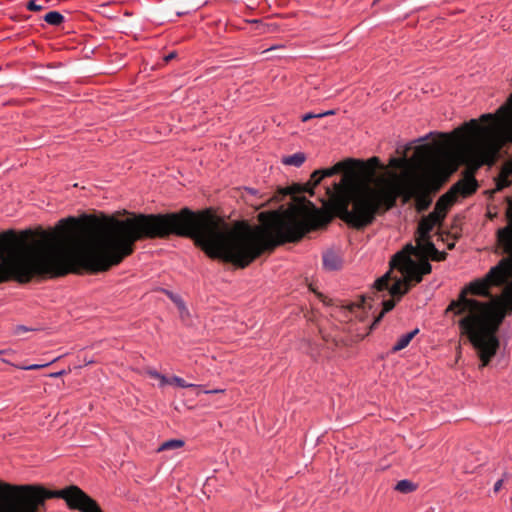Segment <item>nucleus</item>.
Masks as SVG:
<instances>
[{"label": "nucleus", "mask_w": 512, "mask_h": 512, "mask_svg": "<svg viewBox=\"0 0 512 512\" xmlns=\"http://www.w3.org/2000/svg\"><path fill=\"white\" fill-rule=\"evenodd\" d=\"M429 145L416 148L414 161L424 167L421 174L403 179L395 172L373 181L346 172L339 182L327 187L328 200L318 208L306 198L284 211L260 213V224L237 222L230 226L222 219V260L245 268L265 250L301 239L307 232L327 225L334 216L349 226L362 229L371 224L381 209H391L398 197L415 198L418 212L431 205L430 193L441 181L440 162Z\"/></svg>", "instance_id": "1"}, {"label": "nucleus", "mask_w": 512, "mask_h": 512, "mask_svg": "<svg viewBox=\"0 0 512 512\" xmlns=\"http://www.w3.org/2000/svg\"><path fill=\"white\" fill-rule=\"evenodd\" d=\"M511 276L512 258H503L483 277L465 285L446 309V313L461 316L460 333L476 350L481 367L488 365L497 353L500 345L497 331L505 318L500 297L492 295L491 288L506 284Z\"/></svg>", "instance_id": "2"}, {"label": "nucleus", "mask_w": 512, "mask_h": 512, "mask_svg": "<svg viewBox=\"0 0 512 512\" xmlns=\"http://www.w3.org/2000/svg\"><path fill=\"white\" fill-rule=\"evenodd\" d=\"M497 113V118L489 113L481 116L482 121L493 120L488 126L482 127L476 119H471L454 131L458 142L457 158L468 166V170L461 180L440 196L434 210L429 213L441 224L458 195L467 197L476 191L478 184L474 172L484 164L492 165L502 147L512 142V109L502 106Z\"/></svg>", "instance_id": "3"}, {"label": "nucleus", "mask_w": 512, "mask_h": 512, "mask_svg": "<svg viewBox=\"0 0 512 512\" xmlns=\"http://www.w3.org/2000/svg\"><path fill=\"white\" fill-rule=\"evenodd\" d=\"M412 255L418 258L417 244L416 246L407 244L403 250L397 252L390 264L392 268H396L401 272L402 278L395 279L393 283H390V272H387L375 281V289L378 292L388 290L391 296L400 298L409 290L411 283L421 282L423 275L431 272L432 266L427 259H422L419 262L413 260L411 258Z\"/></svg>", "instance_id": "4"}, {"label": "nucleus", "mask_w": 512, "mask_h": 512, "mask_svg": "<svg viewBox=\"0 0 512 512\" xmlns=\"http://www.w3.org/2000/svg\"><path fill=\"white\" fill-rule=\"evenodd\" d=\"M64 489L49 491L38 485H14L0 481V512H38L46 499H63Z\"/></svg>", "instance_id": "5"}, {"label": "nucleus", "mask_w": 512, "mask_h": 512, "mask_svg": "<svg viewBox=\"0 0 512 512\" xmlns=\"http://www.w3.org/2000/svg\"><path fill=\"white\" fill-rule=\"evenodd\" d=\"M506 218L508 224L497 230V241L503 251L512 257V202L509 203ZM500 303V307L505 312V316L507 315V311H512V289L510 287L504 289Z\"/></svg>", "instance_id": "6"}, {"label": "nucleus", "mask_w": 512, "mask_h": 512, "mask_svg": "<svg viewBox=\"0 0 512 512\" xmlns=\"http://www.w3.org/2000/svg\"><path fill=\"white\" fill-rule=\"evenodd\" d=\"M62 494L63 499L72 509H77L81 512H102L97 502L88 496L78 486L71 485L65 488Z\"/></svg>", "instance_id": "7"}, {"label": "nucleus", "mask_w": 512, "mask_h": 512, "mask_svg": "<svg viewBox=\"0 0 512 512\" xmlns=\"http://www.w3.org/2000/svg\"><path fill=\"white\" fill-rule=\"evenodd\" d=\"M323 179L320 170H315L311 176L310 180L307 183L300 184L295 183L287 188L286 194H298V193H309L313 195V189L321 182Z\"/></svg>", "instance_id": "8"}, {"label": "nucleus", "mask_w": 512, "mask_h": 512, "mask_svg": "<svg viewBox=\"0 0 512 512\" xmlns=\"http://www.w3.org/2000/svg\"><path fill=\"white\" fill-rule=\"evenodd\" d=\"M440 225L441 223L437 219L433 218L430 214H428L427 216H424L420 220L416 236H421L422 238L431 237V231L434 229L435 226Z\"/></svg>", "instance_id": "9"}, {"label": "nucleus", "mask_w": 512, "mask_h": 512, "mask_svg": "<svg viewBox=\"0 0 512 512\" xmlns=\"http://www.w3.org/2000/svg\"><path fill=\"white\" fill-rule=\"evenodd\" d=\"M416 244L418 245V258L419 261L422 259H429L432 251H434L435 245L431 241V237L416 236Z\"/></svg>", "instance_id": "10"}, {"label": "nucleus", "mask_w": 512, "mask_h": 512, "mask_svg": "<svg viewBox=\"0 0 512 512\" xmlns=\"http://www.w3.org/2000/svg\"><path fill=\"white\" fill-rule=\"evenodd\" d=\"M496 185L497 190H502L503 188L512 185V159L505 162L502 166Z\"/></svg>", "instance_id": "11"}, {"label": "nucleus", "mask_w": 512, "mask_h": 512, "mask_svg": "<svg viewBox=\"0 0 512 512\" xmlns=\"http://www.w3.org/2000/svg\"><path fill=\"white\" fill-rule=\"evenodd\" d=\"M323 266L328 271H335L341 268V257L333 251H327L323 255Z\"/></svg>", "instance_id": "12"}, {"label": "nucleus", "mask_w": 512, "mask_h": 512, "mask_svg": "<svg viewBox=\"0 0 512 512\" xmlns=\"http://www.w3.org/2000/svg\"><path fill=\"white\" fill-rule=\"evenodd\" d=\"M354 163L358 164V165H361V166L364 165L363 162H360V161L348 160V161H345V162H338L333 167L320 170V172H321V175H322L323 178L331 177L334 174H336V173L346 169L348 165H351V164H354Z\"/></svg>", "instance_id": "13"}, {"label": "nucleus", "mask_w": 512, "mask_h": 512, "mask_svg": "<svg viewBox=\"0 0 512 512\" xmlns=\"http://www.w3.org/2000/svg\"><path fill=\"white\" fill-rule=\"evenodd\" d=\"M418 332H419V329L416 328V329L400 336L399 339L397 340V342L393 345L392 352H398V351L406 348Z\"/></svg>", "instance_id": "14"}, {"label": "nucleus", "mask_w": 512, "mask_h": 512, "mask_svg": "<svg viewBox=\"0 0 512 512\" xmlns=\"http://www.w3.org/2000/svg\"><path fill=\"white\" fill-rule=\"evenodd\" d=\"M389 164H390V166H392L394 168L405 169V172L403 173V175H399L403 179H406L407 177L410 178V177H414L415 176V175H410L408 173V168L410 166V162H409V160H407L406 157L391 158L390 161H389Z\"/></svg>", "instance_id": "15"}, {"label": "nucleus", "mask_w": 512, "mask_h": 512, "mask_svg": "<svg viewBox=\"0 0 512 512\" xmlns=\"http://www.w3.org/2000/svg\"><path fill=\"white\" fill-rule=\"evenodd\" d=\"M306 160V156L302 152H297L292 155L286 156L282 159V163L285 165L300 167Z\"/></svg>", "instance_id": "16"}, {"label": "nucleus", "mask_w": 512, "mask_h": 512, "mask_svg": "<svg viewBox=\"0 0 512 512\" xmlns=\"http://www.w3.org/2000/svg\"><path fill=\"white\" fill-rule=\"evenodd\" d=\"M44 20L52 26H59L64 22V16L58 11H50L44 16Z\"/></svg>", "instance_id": "17"}, {"label": "nucleus", "mask_w": 512, "mask_h": 512, "mask_svg": "<svg viewBox=\"0 0 512 512\" xmlns=\"http://www.w3.org/2000/svg\"><path fill=\"white\" fill-rule=\"evenodd\" d=\"M396 302L395 300L393 299H388V300H384L382 302V305H383V309L381 311V313L376 317V319L374 320L372 326H375L377 323H379L382 319V317L389 311H391L394 306H395Z\"/></svg>", "instance_id": "18"}, {"label": "nucleus", "mask_w": 512, "mask_h": 512, "mask_svg": "<svg viewBox=\"0 0 512 512\" xmlns=\"http://www.w3.org/2000/svg\"><path fill=\"white\" fill-rule=\"evenodd\" d=\"M395 489L401 493H410L416 489V485L413 482L404 479L400 480L396 484Z\"/></svg>", "instance_id": "19"}, {"label": "nucleus", "mask_w": 512, "mask_h": 512, "mask_svg": "<svg viewBox=\"0 0 512 512\" xmlns=\"http://www.w3.org/2000/svg\"><path fill=\"white\" fill-rule=\"evenodd\" d=\"M183 445L184 442L182 440L171 439L162 443L161 446L158 448V451L176 449L182 447Z\"/></svg>", "instance_id": "20"}, {"label": "nucleus", "mask_w": 512, "mask_h": 512, "mask_svg": "<svg viewBox=\"0 0 512 512\" xmlns=\"http://www.w3.org/2000/svg\"><path fill=\"white\" fill-rule=\"evenodd\" d=\"M164 292L177 305L180 311H184L186 309L185 303L179 295L174 294L168 290H164Z\"/></svg>", "instance_id": "21"}, {"label": "nucleus", "mask_w": 512, "mask_h": 512, "mask_svg": "<svg viewBox=\"0 0 512 512\" xmlns=\"http://www.w3.org/2000/svg\"><path fill=\"white\" fill-rule=\"evenodd\" d=\"M251 23L255 25V32L258 34H265L270 31V26L259 20H252Z\"/></svg>", "instance_id": "22"}, {"label": "nucleus", "mask_w": 512, "mask_h": 512, "mask_svg": "<svg viewBox=\"0 0 512 512\" xmlns=\"http://www.w3.org/2000/svg\"><path fill=\"white\" fill-rule=\"evenodd\" d=\"M171 382H172V383H175L177 386L182 387V388H191V387H196V385H195V384L187 383L183 378L178 377V376H174V377L171 379Z\"/></svg>", "instance_id": "23"}, {"label": "nucleus", "mask_w": 512, "mask_h": 512, "mask_svg": "<svg viewBox=\"0 0 512 512\" xmlns=\"http://www.w3.org/2000/svg\"><path fill=\"white\" fill-rule=\"evenodd\" d=\"M148 375L152 378L159 379L161 381V385H166L170 382L166 376L160 374L156 370L148 371Z\"/></svg>", "instance_id": "24"}, {"label": "nucleus", "mask_w": 512, "mask_h": 512, "mask_svg": "<svg viewBox=\"0 0 512 512\" xmlns=\"http://www.w3.org/2000/svg\"><path fill=\"white\" fill-rule=\"evenodd\" d=\"M447 254L444 251H439L437 248H434V251H432L429 258H431L433 261H442L446 258Z\"/></svg>", "instance_id": "25"}, {"label": "nucleus", "mask_w": 512, "mask_h": 512, "mask_svg": "<svg viewBox=\"0 0 512 512\" xmlns=\"http://www.w3.org/2000/svg\"><path fill=\"white\" fill-rule=\"evenodd\" d=\"M46 6L43 4H38L36 0H29L27 2V9L30 11H40L45 9Z\"/></svg>", "instance_id": "26"}, {"label": "nucleus", "mask_w": 512, "mask_h": 512, "mask_svg": "<svg viewBox=\"0 0 512 512\" xmlns=\"http://www.w3.org/2000/svg\"><path fill=\"white\" fill-rule=\"evenodd\" d=\"M48 365H49V363H46V364H32V365L24 366V367H21V368L23 370H36V369H40V368L46 367Z\"/></svg>", "instance_id": "27"}, {"label": "nucleus", "mask_w": 512, "mask_h": 512, "mask_svg": "<svg viewBox=\"0 0 512 512\" xmlns=\"http://www.w3.org/2000/svg\"><path fill=\"white\" fill-rule=\"evenodd\" d=\"M313 118H318V117H317V113L309 112V113H306V114H304V115H302V116H301V120H302L303 122H306V121H308V120H310V119H313Z\"/></svg>", "instance_id": "28"}, {"label": "nucleus", "mask_w": 512, "mask_h": 512, "mask_svg": "<svg viewBox=\"0 0 512 512\" xmlns=\"http://www.w3.org/2000/svg\"><path fill=\"white\" fill-rule=\"evenodd\" d=\"M29 330H30V329H29L28 327L23 326V325H19V326H17V327L15 328V333L19 335V334L24 333V332H27V331H29Z\"/></svg>", "instance_id": "29"}, {"label": "nucleus", "mask_w": 512, "mask_h": 512, "mask_svg": "<svg viewBox=\"0 0 512 512\" xmlns=\"http://www.w3.org/2000/svg\"><path fill=\"white\" fill-rule=\"evenodd\" d=\"M368 164L371 166V169H374L375 167H377L379 165V160H378V158L373 157L368 161Z\"/></svg>", "instance_id": "30"}, {"label": "nucleus", "mask_w": 512, "mask_h": 512, "mask_svg": "<svg viewBox=\"0 0 512 512\" xmlns=\"http://www.w3.org/2000/svg\"><path fill=\"white\" fill-rule=\"evenodd\" d=\"M502 485H503V479H499L495 484H494V492L497 493L500 491V489L502 488Z\"/></svg>", "instance_id": "31"}, {"label": "nucleus", "mask_w": 512, "mask_h": 512, "mask_svg": "<svg viewBox=\"0 0 512 512\" xmlns=\"http://www.w3.org/2000/svg\"><path fill=\"white\" fill-rule=\"evenodd\" d=\"M334 114H335V110H328V111H325V112L317 113V117L323 118L325 116L334 115Z\"/></svg>", "instance_id": "32"}, {"label": "nucleus", "mask_w": 512, "mask_h": 512, "mask_svg": "<svg viewBox=\"0 0 512 512\" xmlns=\"http://www.w3.org/2000/svg\"><path fill=\"white\" fill-rule=\"evenodd\" d=\"M64 373H65V371H64V370H61V371H58V372H54V373L49 374V377H51V378H57V377L62 376Z\"/></svg>", "instance_id": "33"}, {"label": "nucleus", "mask_w": 512, "mask_h": 512, "mask_svg": "<svg viewBox=\"0 0 512 512\" xmlns=\"http://www.w3.org/2000/svg\"><path fill=\"white\" fill-rule=\"evenodd\" d=\"M224 390L222 389H214V390H206L204 391V393L206 394H212V393H220V392H223Z\"/></svg>", "instance_id": "34"}, {"label": "nucleus", "mask_w": 512, "mask_h": 512, "mask_svg": "<svg viewBox=\"0 0 512 512\" xmlns=\"http://www.w3.org/2000/svg\"><path fill=\"white\" fill-rule=\"evenodd\" d=\"M437 150H438L437 153L443 154L444 156H448V153L445 151L444 148L438 147Z\"/></svg>", "instance_id": "35"}, {"label": "nucleus", "mask_w": 512, "mask_h": 512, "mask_svg": "<svg viewBox=\"0 0 512 512\" xmlns=\"http://www.w3.org/2000/svg\"><path fill=\"white\" fill-rule=\"evenodd\" d=\"M175 56H176L175 52H172V53L168 54L167 56H165V61H169V60L173 59Z\"/></svg>", "instance_id": "36"}, {"label": "nucleus", "mask_w": 512, "mask_h": 512, "mask_svg": "<svg viewBox=\"0 0 512 512\" xmlns=\"http://www.w3.org/2000/svg\"><path fill=\"white\" fill-rule=\"evenodd\" d=\"M247 191L249 193H251V194H256L257 193V191L255 189H253V188H248Z\"/></svg>", "instance_id": "37"}, {"label": "nucleus", "mask_w": 512, "mask_h": 512, "mask_svg": "<svg viewBox=\"0 0 512 512\" xmlns=\"http://www.w3.org/2000/svg\"><path fill=\"white\" fill-rule=\"evenodd\" d=\"M444 138H445L447 143L450 141V138L447 135H444Z\"/></svg>", "instance_id": "38"}, {"label": "nucleus", "mask_w": 512, "mask_h": 512, "mask_svg": "<svg viewBox=\"0 0 512 512\" xmlns=\"http://www.w3.org/2000/svg\"><path fill=\"white\" fill-rule=\"evenodd\" d=\"M183 14H184V12H177V15H178V16H181V15H183Z\"/></svg>", "instance_id": "39"}]
</instances>
